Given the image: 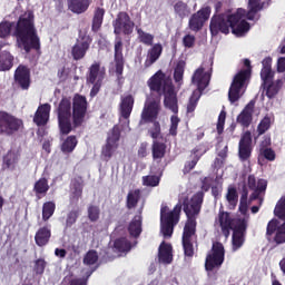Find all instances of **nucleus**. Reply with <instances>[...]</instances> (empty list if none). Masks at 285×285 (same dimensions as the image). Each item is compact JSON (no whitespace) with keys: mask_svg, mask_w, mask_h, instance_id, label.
<instances>
[{"mask_svg":"<svg viewBox=\"0 0 285 285\" xmlns=\"http://www.w3.org/2000/svg\"><path fill=\"white\" fill-rule=\"evenodd\" d=\"M149 90L153 92H157L158 95H164V88L167 86H173V82L170 80L166 79V73L164 71L159 70L154 76L149 78L147 81Z\"/></svg>","mask_w":285,"mask_h":285,"instance_id":"25","label":"nucleus"},{"mask_svg":"<svg viewBox=\"0 0 285 285\" xmlns=\"http://www.w3.org/2000/svg\"><path fill=\"white\" fill-rule=\"evenodd\" d=\"M60 135H70L75 128H81L88 115V99L77 94L72 100L63 97L56 108Z\"/></svg>","mask_w":285,"mask_h":285,"instance_id":"2","label":"nucleus"},{"mask_svg":"<svg viewBox=\"0 0 285 285\" xmlns=\"http://www.w3.org/2000/svg\"><path fill=\"white\" fill-rule=\"evenodd\" d=\"M50 237H52V229H50V226H43L37 230L35 242L40 248H43L50 243Z\"/></svg>","mask_w":285,"mask_h":285,"instance_id":"35","label":"nucleus"},{"mask_svg":"<svg viewBox=\"0 0 285 285\" xmlns=\"http://www.w3.org/2000/svg\"><path fill=\"white\" fill-rule=\"evenodd\" d=\"M253 112H255V100H250L237 116V124L243 128H249L250 124H253Z\"/></svg>","mask_w":285,"mask_h":285,"instance_id":"30","label":"nucleus"},{"mask_svg":"<svg viewBox=\"0 0 285 285\" xmlns=\"http://www.w3.org/2000/svg\"><path fill=\"white\" fill-rule=\"evenodd\" d=\"M50 190V185H48V178L42 177L37 180L33 185V193L36 194L37 199H41L48 195Z\"/></svg>","mask_w":285,"mask_h":285,"instance_id":"39","label":"nucleus"},{"mask_svg":"<svg viewBox=\"0 0 285 285\" xmlns=\"http://www.w3.org/2000/svg\"><path fill=\"white\" fill-rule=\"evenodd\" d=\"M135 108V96L128 94L120 97L119 112L122 119H130L132 109Z\"/></svg>","mask_w":285,"mask_h":285,"instance_id":"31","label":"nucleus"},{"mask_svg":"<svg viewBox=\"0 0 285 285\" xmlns=\"http://www.w3.org/2000/svg\"><path fill=\"white\" fill-rule=\"evenodd\" d=\"M274 215L281 222H285V195L279 198L277 202L275 208H274Z\"/></svg>","mask_w":285,"mask_h":285,"instance_id":"48","label":"nucleus"},{"mask_svg":"<svg viewBox=\"0 0 285 285\" xmlns=\"http://www.w3.org/2000/svg\"><path fill=\"white\" fill-rule=\"evenodd\" d=\"M237 218L230 217V213L219 209L218 216L215 219L216 226H219L224 237H230V230L237 225Z\"/></svg>","mask_w":285,"mask_h":285,"instance_id":"19","label":"nucleus"},{"mask_svg":"<svg viewBox=\"0 0 285 285\" xmlns=\"http://www.w3.org/2000/svg\"><path fill=\"white\" fill-rule=\"evenodd\" d=\"M12 28H14L13 37H16L18 43H20L27 55L30 53L31 50H41V39L35 27V12L32 10L22 13L17 23L2 21L0 23V39L10 37Z\"/></svg>","mask_w":285,"mask_h":285,"instance_id":"1","label":"nucleus"},{"mask_svg":"<svg viewBox=\"0 0 285 285\" xmlns=\"http://www.w3.org/2000/svg\"><path fill=\"white\" fill-rule=\"evenodd\" d=\"M87 83L91 85L92 88L90 90L91 99L99 95L101 90V86H104V79H106V67H101L99 61H95L89 68L87 72Z\"/></svg>","mask_w":285,"mask_h":285,"instance_id":"8","label":"nucleus"},{"mask_svg":"<svg viewBox=\"0 0 285 285\" xmlns=\"http://www.w3.org/2000/svg\"><path fill=\"white\" fill-rule=\"evenodd\" d=\"M186 70V61L179 60L174 69V81L181 83L184 81V72Z\"/></svg>","mask_w":285,"mask_h":285,"instance_id":"46","label":"nucleus"},{"mask_svg":"<svg viewBox=\"0 0 285 285\" xmlns=\"http://www.w3.org/2000/svg\"><path fill=\"white\" fill-rule=\"evenodd\" d=\"M174 228H175V225H173L171 223L161 222L160 230H161L164 237H173Z\"/></svg>","mask_w":285,"mask_h":285,"instance_id":"57","label":"nucleus"},{"mask_svg":"<svg viewBox=\"0 0 285 285\" xmlns=\"http://www.w3.org/2000/svg\"><path fill=\"white\" fill-rule=\"evenodd\" d=\"M209 30L213 37H217L219 32H222V35H228L230 32V14L226 16L220 13L212 17Z\"/></svg>","mask_w":285,"mask_h":285,"instance_id":"15","label":"nucleus"},{"mask_svg":"<svg viewBox=\"0 0 285 285\" xmlns=\"http://www.w3.org/2000/svg\"><path fill=\"white\" fill-rule=\"evenodd\" d=\"M14 83L21 90H30L32 79L30 78V68L26 65H20L13 75Z\"/></svg>","mask_w":285,"mask_h":285,"instance_id":"23","label":"nucleus"},{"mask_svg":"<svg viewBox=\"0 0 285 285\" xmlns=\"http://www.w3.org/2000/svg\"><path fill=\"white\" fill-rule=\"evenodd\" d=\"M195 41H196L195 36H193V35H186V36L183 38V46H184L185 48H195Z\"/></svg>","mask_w":285,"mask_h":285,"instance_id":"60","label":"nucleus"},{"mask_svg":"<svg viewBox=\"0 0 285 285\" xmlns=\"http://www.w3.org/2000/svg\"><path fill=\"white\" fill-rule=\"evenodd\" d=\"M99 215H101V210L97 205H89L88 207V219L91 222H98Z\"/></svg>","mask_w":285,"mask_h":285,"instance_id":"54","label":"nucleus"},{"mask_svg":"<svg viewBox=\"0 0 285 285\" xmlns=\"http://www.w3.org/2000/svg\"><path fill=\"white\" fill-rule=\"evenodd\" d=\"M92 45V38L88 35H83L71 48V56L75 61H81L86 57L90 46Z\"/></svg>","mask_w":285,"mask_h":285,"instance_id":"21","label":"nucleus"},{"mask_svg":"<svg viewBox=\"0 0 285 285\" xmlns=\"http://www.w3.org/2000/svg\"><path fill=\"white\" fill-rule=\"evenodd\" d=\"M141 199V189H134L127 194L126 206L128 210H132V208H137V204Z\"/></svg>","mask_w":285,"mask_h":285,"instance_id":"41","label":"nucleus"},{"mask_svg":"<svg viewBox=\"0 0 285 285\" xmlns=\"http://www.w3.org/2000/svg\"><path fill=\"white\" fill-rule=\"evenodd\" d=\"M77 144H79L77 136H68L61 145V150L67 154L72 153Z\"/></svg>","mask_w":285,"mask_h":285,"instance_id":"47","label":"nucleus"},{"mask_svg":"<svg viewBox=\"0 0 285 285\" xmlns=\"http://www.w3.org/2000/svg\"><path fill=\"white\" fill-rule=\"evenodd\" d=\"M19 163V156L17 153L9 150L2 158V164L8 170H14L17 164Z\"/></svg>","mask_w":285,"mask_h":285,"instance_id":"40","label":"nucleus"},{"mask_svg":"<svg viewBox=\"0 0 285 285\" xmlns=\"http://www.w3.org/2000/svg\"><path fill=\"white\" fill-rule=\"evenodd\" d=\"M261 155L267 159V161H275L277 155L275 154V150L273 148H263L261 149Z\"/></svg>","mask_w":285,"mask_h":285,"instance_id":"58","label":"nucleus"},{"mask_svg":"<svg viewBox=\"0 0 285 285\" xmlns=\"http://www.w3.org/2000/svg\"><path fill=\"white\" fill-rule=\"evenodd\" d=\"M250 79V70H240L233 79L232 85L229 87L228 91V100L230 104H235L236 101H239L242 89L244 88V85L246 81Z\"/></svg>","mask_w":285,"mask_h":285,"instance_id":"12","label":"nucleus"},{"mask_svg":"<svg viewBox=\"0 0 285 285\" xmlns=\"http://www.w3.org/2000/svg\"><path fill=\"white\" fill-rule=\"evenodd\" d=\"M168 150V145L164 141L154 140L151 144V157L153 161L156 164H161L164 157H166V153Z\"/></svg>","mask_w":285,"mask_h":285,"instance_id":"34","label":"nucleus"},{"mask_svg":"<svg viewBox=\"0 0 285 285\" xmlns=\"http://www.w3.org/2000/svg\"><path fill=\"white\" fill-rule=\"evenodd\" d=\"M114 247L116 250H118V253H129V250L132 248V244L130 240H128V238L120 237L114 242Z\"/></svg>","mask_w":285,"mask_h":285,"instance_id":"44","label":"nucleus"},{"mask_svg":"<svg viewBox=\"0 0 285 285\" xmlns=\"http://www.w3.org/2000/svg\"><path fill=\"white\" fill-rule=\"evenodd\" d=\"M14 66V56L8 50L0 52V72H8Z\"/></svg>","mask_w":285,"mask_h":285,"instance_id":"38","label":"nucleus"},{"mask_svg":"<svg viewBox=\"0 0 285 285\" xmlns=\"http://www.w3.org/2000/svg\"><path fill=\"white\" fill-rule=\"evenodd\" d=\"M96 262H99V254H97V250L90 249L83 257V264L86 266H94Z\"/></svg>","mask_w":285,"mask_h":285,"instance_id":"50","label":"nucleus"},{"mask_svg":"<svg viewBox=\"0 0 285 285\" xmlns=\"http://www.w3.org/2000/svg\"><path fill=\"white\" fill-rule=\"evenodd\" d=\"M138 157L140 159H144L148 157V142H141L139 148H138Z\"/></svg>","mask_w":285,"mask_h":285,"instance_id":"61","label":"nucleus"},{"mask_svg":"<svg viewBox=\"0 0 285 285\" xmlns=\"http://www.w3.org/2000/svg\"><path fill=\"white\" fill-rule=\"evenodd\" d=\"M268 187V183L265 179H258L255 190L258 193H266V188Z\"/></svg>","mask_w":285,"mask_h":285,"instance_id":"62","label":"nucleus"},{"mask_svg":"<svg viewBox=\"0 0 285 285\" xmlns=\"http://www.w3.org/2000/svg\"><path fill=\"white\" fill-rule=\"evenodd\" d=\"M50 104H43L38 107L33 116V124L36 126H47L48 121H50Z\"/></svg>","mask_w":285,"mask_h":285,"instance_id":"32","label":"nucleus"},{"mask_svg":"<svg viewBox=\"0 0 285 285\" xmlns=\"http://www.w3.org/2000/svg\"><path fill=\"white\" fill-rule=\"evenodd\" d=\"M277 72H285V57H281L277 60Z\"/></svg>","mask_w":285,"mask_h":285,"instance_id":"63","label":"nucleus"},{"mask_svg":"<svg viewBox=\"0 0 285 285\" xmlns=\"http://www.w3.org/2000/svg\"><path fill=\"white\" fill-rule=\"evenodd\" d=\"M244 17L246 18V9H237V11L233 14H230V29L233 35H236V37H243V35H246L248 30H250V23L248 21L243 20Z\"/></svg>","mask_w":285,"mask_h":285,"instance_id":"14","label":"nucleus"},{"mask_svg":"<svg viewBox=\"0 0 285 285\" xmlns=\"http://www.w3.org/2000/svg\"><path fill=\"white\" fill-rule=\"evenodd\" d=\"M209 70L206 71V62H204L199 68H197L191 76V83L197 87L193 91L189 101L187 104V112L190 114L197 108L204 90L210 86V78L213 77V62H207Z\"/></svg>","mask_w":285,"mask_h":285,"instance_id":"4","label":"nucleus"},{"mask_svg":"<svg viewBox=\"0 0 285 285\" xmlns=\"http://www.w3.org/2000/svg\"><path fill=\"white\" fill-rule=\"evenodd\" d=\"M79 219V209H72L67 214L66 228H72Z\"/></svg>","mask_w":285,"mask_h":285,"instance_id":"53","label":"nucleus"},{"mask_svg":"<svg viewBox=\"0 0 285 285\" xmlns=\"http://www.w3.org/2000/svg\"><path fill=\"white\" fill-rule=\"evenodd\" d=\"M136 32L138 35V40L140 43H144L145 46H151V48L148 49L147 56L144 62V68H150L154 66V63H157L159 61V57H161L164 52V46L161 43H154L155 36L151 33L145 32L141 28H137Z\"/></svg>","mask_w":285,"mask_h":285,"instance_id":"7","label":"nucleus"},{"mask_svg":"<svg viewBox=\"0 0 285 285\" xmlns=\"http://www.w3.org/2000/svg\"><path fill=\"white\" fill-rule=\"evenodd\" d=\"M179 121H181L179 116L173 115L170 117L169 135H171V137H177V128H179Z\"/></svg>","mask_w":285,"mask_h":285,"instance_id":"55","label":"nucleus"},{"mask_svg":"<svg viewBox=\"0 0 285 285\" xmlns=\"http://www.w3.org/2000/svg\"><path fill=\"white\" fill-rule=\"evenodd\" d=\"M266 2L263 0H248L247 10L245 9V19L248 21H259L262 14L259 12L264 10Z\"/></svg>","mask_w":285,"mask_h":285,"instance_id":"26","label":"nucleus"},{"mask_svg":"<svg viewBox=\"0 0 285 285\" xmlns=\"http://www.w3.org/2000/svg\"><path fill=\"white\" fill-rule=\"evenodd\" d=\"M274 235V243L277 246L285 244V222L279 225V220L277 218H273L268 222L266 227V237L271 239Z\"/></svg>","mask_w":285,"mask_h":285,"instance_id":"16","label":"nucleus"},{"mask_svg":"<svg viewBox=\"0 0 285 285\" xmlns=\"http://www.w3.org/2000/svg\"><path fill=\"white\" fill-rule=\"evenodd\" d=\"M158 261L160 264H173V245L163 242L158 248Z\"/></svg>","mask_w":285,"mask_h":285,"instance_id":"36","label":"nucleus"},{"mask_svg":"<svg viewBox=\"0 0 285 285\" xmlns=\"http://www.w3.org/2000/svg\"><path fill=\"white\" fill-rule=\"evenodd\" d=\"M119 139H121V129H119V126L115 125L108 134L105 146L101 148V157L105 161L112 159V155H115L117 148H119Z\"/></svg>","mask_w":285,"mask_h":285,"instance_id":"11","label":"nucleus"},{"mask_svg":"<svg viewBox=\"0 0 285 285\" xmlns=\"http://www.w3.org/2000/svg\"><path fill=\"white\" fill-rule=\"evenodd\" d=\"M226 250L224 249V244L220 242H215L212 246V250L207 254L205 259V269L212 273L215 268H222L224 264Z\"/></svg>","mask_w":285,"mask_h":285,"instance_id":"9","label":"nucleus"},{"mask_svg":"<svg viewBox=\"0 0 285 285\" xmlns=\"http://www.w3.org/2000/svg\"><path fill=\"white\" fill-rule=\"evenodd\" d=\"M247 228L248 218H237L232 236L233 250H239L244 246V235H246Z\"/></svg>","mask_w":285,"mask_h":285,"instance_id":"17","label":"nucleus"},{"mask_svg":"<svg viewBox=\"0 0 285 285\" xmlns=\"http://www.w3.org/2000/svg\"><path fill=\"white\" fill-rule=\"evenodd\" d=\"M267 130H271V117L265 116L257 126L258 136L265 135Z\"/></svg>","mask_w":285,"mask_h":285,"instance_id":"51","label":"nucleus"},{"mask_svg":"<svg viewBox=\"0 0 285 285\" xmlns=\"http://www.w3.org/2000/svg\"><path fill=\"white\" fill-rule=\"evenodd\" d=\"M202 204H204V191H197L190 199L185 197L183 200V210L187 217L181 236L185 257H193L195 255L197 217L199 216V213H202Z\"/></svg>","mask_w":285,"mask_h":285,"instance_id":"3","label":"nucleus"},{"mask_svg":"<svg viewBox=\"0 0 285 285\" xmlns=\"http://www.w3.org/2000/svg\"><path fill=\"white\" fill-rule=\"evenodd\" d=\"M159 110H161V100L151 99L145 105L140 116L145 124H154L149 131L154 141H157V139H159V135H161V125L157 121Z\"/></svg>","mask_w":285,"mask_h":285,"instance_id":"6","label":"nucleus"},{"mask_svg":"<svg viewBox=\"0 0 285 285\" xmlns=\"http://www.w3.org/2000/svg\"><path fill=\"white\" fill-rule=\"evenodd\" d=\"M55 210H57V204L55 202H46L42 205V222H48L52 215H55Z\"/></svg>","mask_w":285,"mask_h":285,"instance_id":"45","label":"nucleus"},{"mask_svg":"<svg viewBox=\"0 0 285 285\" xmlns=\"http://www.w3.org/2000/svg\"><path fill=\"white\" fill-rule=\"evenodd\" d=\"M226 200L228 202L229 206H237L239 202V194H237V188L228 187Z\"/></svg>","mask_w":285,"mask_h":285,"instance_id":"49","label":"nucleus"},{"mask_svg":"<svg viewBox=\"0 0 285 285\" xmlns=\"http://www.w3.org/2000/svg\"><path fill=\"white\" fill-rule=\"evenodd\" d=\"M114 33L130 36L135 32V21L130 18V14L126 11H120L116 19L112 21Z\"/></svg>","mask_w":285,"mask_h":285,"instance_id":"13","label":"nucleus"},{"mask_svg":"<svg viewBox=\"0 0 285 285\" xmlns=\"http://www.w3.org/2000/svg\"><path fill=\"white\" fill-rule=\"evenodd\" d=\"M253 155V136L249 130L245 131L238 142V156L240 161H248Z\"/></svg>","mask_w":285,"mask_h":285,"instance_id":"24","label":"nucleus"},{"mask_svg":"<svg viewBox=\"0 0 285 285\" xmlns=\"http://www.w3.org/2000/svg\"><path fill=\"white\" fill-rule=\"evenodd\" d=\"M225 124H226V111H220L217 120V127H216L218 135H223Z\"/></svg>","mask_w":285,"mask_h":285,"instance_id":"59","label":"nucleus"},{"mask_svg":"<svg viewBox=\"0 0 285 285\" xmlns=\"http://www.w3.org/2000/svg\"><path fill=\"white\" fill-rule=\"evenodd\" d=\"M128 233L131 237H139L141 235V216L136 215L128 226Z\"/></svg>","mask_w":285,"mask_h":285,"instance_id":"42","label":"nucleus"},{"mask_svg":"<svg viewBox=\"0 0 285 285\" xmlns=\"http://www.w3.org/2000/svg\"><path fill=\"white\" fill-rule=\"evenodd\" d=\"M114 62L116 76L118 79H121L124 76V68L126 66V58L124 57V41H121V38L116 40L114 45Z\"/></svg>","mask_w":285,"mask_h":285,"instance_id":"22","label":"nucleus"},{"mask_svg":"<svg viewBox=\"0 0 285 285\" xmlns=\"http://www.w3.org/2000/svg\"><path fill=\"white\" fill-rule=\"evenodd\" d=\"M23 128V120L12 116L7 111H0V135L11 137Z\"/></svg>","mask_w":285,"mask_h":285,"instance_id":"10","label":"nucleus"},{"mask_svg":"<svg viewBox=\"0 0 285 285\" xmlns=\"http://www.w3.org/2000/svg\"><path fill=\"white\" fill-rule=\"evenodd\" d=\"M91 0H67L68 11L72 14H86L90 8Z\"/></svg>","mask_w":285,"mask_h":285,"instance_id":"33","label":"nucleus"},{"mask_svg":"<svg viewBox=\"0 0 285 285\" xmlns=\"http://www.w3.org/2000/svg\"><path fill=\"white\" fill-rule=\"evenodd\" d=\"M208 150H210V147L204 144L198 145L197 147L191 149L190 156H189L191 160H187L185 163L183 168V175H188L190 171L195 170V166L199 164V159H202V157H204V155H206Z\"/></svg>","mask_w":285,"mask_h":285,"instance_id":"18","label":"nucleus"},{"mask_svg":"<svg viewBox=\"0 0 285 285\" xmlns=\"http://www.w3.org/2000/svg\"><path fill=\"white\" fill-rule=\"evenodd\" d=\"M104 17H106V9L97 7L94 11V17L91 20V31L99 32L101 26H104Z\"/></svg>","mask_w":285,"mask_h":285,"instance_id":"37","label":"nucleus"},{"mask_svg":"<svg viewBox=\"0 0 285 285\" xmlns=\"http://www.w3.org/2000/svg\"><path fill=\"white\" fill-rule=\"evenodd\" d=\"M163 95L165 97L164 104L166 108H169L174 115H177V112H179V106L177 105L175 87L173 85H165Z\"/></svg>","mask_w":285,"mask_h":285,"instance_id":"28","label":"nucleus"},{"mask_svg":"<svg viewBox=\"0 0 285 285\" xmlns=\"http://www.w3.org/2000/svg\"><path fill=\"white\" fill-rule=\"evenodd\" d=\"M46 259L43 258H38L35 262V267L33 271L36 273V275H43V273L46 272Z\"/></svg>","mask_w":285,"mask_h":285,"instance_id":"56","label":"nucleus"},{"mask_svg":"<svg viewBox=\"0 0 285 285\" xmlns=\"http://www.w3.org/2000/svg\"><path fill=\"white\" fill-rule=\"evenodd\" d=\"M181 213V204H177L171 212H168V206H161L160 208V222H165L166 224H175L179 223V214Z\"/></svg>","mask_w":285,"mask_h":285,"instance_id":"29","label":"nucleus"},{"mask_svg":"<svg viewBox=\"0 0 285 285\" xmlns=\"http://www.w3.org/2000/svg\"><path fill=\"white\" fill-rule=\"evenodd\" d=\"M262 86L264 90H266V97H268V99H273L275 96L278 95L279 90H282V80L278 79L275 82H273V79H275V71H273V58L271 56L266 57L262 61Z\"/></svg>","mask_w":285,"mask_h":285,"instance_id":"5","label":"nucleus"},{"mask_svg":"<svg viewBox=\"0 0 285 285\" xmlns=\"http://www.w3.org/2000/svg\"><path fill=\"white\" fill-rule=\"evenodd\" d=\"M210 19V7H204L189 18L188 27L193 32H199L204 24Z\"/></svg>","mask_w":285,"mask_h":285,"instance_id":"20","label":"nucleus"},{"mask_svg":"<svg viewBox=\"0 0 285 285\" xmlns=\"http://www.w3.org/2000/svg\"><path fill=\"white\" fill-rule=\"evenodd\" d=\"M70 285H88V281L85 278H73L70 281Z\"/></svg>","mask_w":285,"mask_h":285,"instance_id":"64","label":"nucleus"},{"mask_svg":"<svg viewBox=\"0 0 285 285\" xmlns=\"http://www.w3.org/2000/svg\"><path fill=\"white\" fill-rule=\"evenodd\" d=\"M174 10L179 19H186V17L190 16V7H188V3L184 1L176 2L174 4Z\"/></svg>","mask_w":285,"mask_h":285,"instance_id":"43","label":"nucleus"},{"mask_svg":"<svg viewBox=\"0 0 285 285\" xmlns=\"http://www.w3.org/2000/svg\"><path fill=\"white\" fill-rule=\"evenodd\" d=\"M159 181H161V178L155 175H148L142 176V186H149L151 188H155L159 186Z\"/></svg>","mask_w":285,"mask_h":285,"instance_id":"52","label":"nucleus"},{"mask_svg":"<svg viewBox=\"0 0 285 285\" xmlns=\"http://www.w3.org/2000/svg\"><path fill=\"white\" fill-rule=\"evenodd\" d=\"M83 196V177L77 176L71 180L69 202L77 206L79 199Z\"/></svg>","mask_w":285,"mask_h":285,"instance_id":"27","label":"nucleus"}]
</instances>
